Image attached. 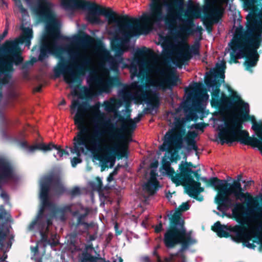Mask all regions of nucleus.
Segmentation results:
<instances>
[{
    "label": "nucleus",
    "instance_id": "1",
    "mask_svg": "<svg viewBox=\"0 0 262 262\" xmlns=\"http://www.w3.org/2000/svg\"><path fill=\"white\" fill-rule=\"evenodd\" d=\"M70 108L72 114L77 111L74 120L78 129L73 139L72 153H76L79 157L89 151L98 152L100 159L107 161L111 158L112 154L125 156L128 143L122 139L121 130L135 128L136 124L140 121L139 118L134 120L120 118L117 122L121 126L118 127L107 122L102 123V114L99 103L82 110L78 100H73Z\"/></svg>",
    "mask_w": 262,
    "mask_h": 262
},
{
    "label": "nucleus",
    "instance_id": "51",
    "mask_svg": "<svg viewBox=\"0 0 262 262\" xmlns=\"http://www.w3.org/2000/svg\"><path fill=\"white\" fill-rule=\"evenodd\" d=\"M157 258H158V260L159 261H162L161 260V259H160V258L159 256H158V255H157Z\"/></svg>",
    "mask_w": 262,
    "mask_h": 262
},
{
    "label": "nucleus",
    "instance_id": "55",
    "mask_svg": "<svg viewBox=\"0 0 262 262\" xmlns=\"http://www.w3.org/2000/svg\"><path fill=\"white\" fill-rule=\"evenodd\" d=\"M38 262H41V260H38Z\"/></svg>",
    "mask_w": 262,
    "mask_h": 262
},
{
    "label": "nucleus",
    "instance_id": "49",
    "mask_svg": "<svg viewBox=\"0 0 262 262\" xmlns=\"http://www.w3.org/2000/svg\"><path fill=\"white\" fill-rule=\"evenodd\" d=\"M127 64H123L121 66L122 68H125L126 67H127Z\"/></svg>",
    "mask_w": 262,
    "mask_h": 262
},
{
    "label": "nucleus",
    "instance_id": "52",
    "mask_svg": "<svg viewBox=\"0 0 262 262\" xmlns=\"http://www.w3.org/2000/svg\"><path fill=\"white\" fill-rule=\"evenodd\" d=\"M154 254L155 255H157V252H156V251H155L154 252Z\"/></svg>",
    "mask_w": 262,
    "mask_h": 262
},
{
    "label": "nucleus",
    "instance_id": "30",
    "mask_svg": "<svg viewBox=\"0 0 262 262\" xmlns=\"http://www.w3.org/2000/svg\"><path fill=\"white\" fill-rule=\"evenodd\" d=\"M187 136L188 138L194 139L197 136V134L194 131L189 132Z\"/></svg>",
    "mask_w": 262,
    "mask_h": 262
},
{
    "label": "nucleus",
    "instance_id": "23",
    "mask_svg": "<svg viewBox=\"0 0 262 262\" xmlns=\"http://www.w3.org/2000/svg\"><path fill=\"white\" fill-rule=\"evenodd\" d=\"M167 120L169 122L170 124L174 125L176 127L181 126V123L180 122V119H178L176 117V114L171 112H169L167 114Z\"/></svg>",
    "mask_w": 262,
    "mask_h": 262
},
{
    "label": "nucleus",
    "instance_id": "25",
    "mask_svg": "<svg viewBox=\"0 0 262 262\" xmlns=\"http://www.w3.org/2000/svg\"><path fill=\"white\" fill-rule=\"evenodd\" d=\"M16 6L18 8L19 11L21 13L23 16L27 14V10L23 8L20 0H14Z\"/></svg>",
    "mask_w": 262,
    "mask_h": 262
},
{
    "label": "nucleus",
    "instance_id": "20",
    "mask_svg": "<svg viewBox=\"0 0 262 262\" xmlns=\"http://www.w3.org/2000/svg\"><path fill=\"white\" fill-rule=\"evenodd\" d=\"M200 8L198 4H195L192 0H189L185 14L190 18L200 17Z\"/></svg>",
    "mask_w": 262,
    "mask_h": 262
},
{
    "label": "nucleus",
    "instance_id": "39",
    "mask_svg": "<svg viewBox=\"0 0 262 262\" xmlns=\"http://www.w3.org/2000/svg\"><path fill=\"white\" fill-rule=\"evenodd\" d=\"M195 128H197V129H203V126H201V127L200 125H199V124H196V125H195Z\"/></svg>",
    "mask_w": 262,
    "mask_h": 262
},
{
    "label": "nucleus",
    "instance_id": "28",
    "mask_svg": "<svg viewBox=\"0 0 262 262\" xmlns=\"http://www.w3.org/2000/svg\"><path fill=\"white\" fill-rule=\"evenodd\" d=\"M216 67L219 70L223 69L225 68V62L221 61L220 62L216 64Z\"/></svg>",
    "mask_w": 262,
    "mask_h": 262
},
{
    "label": "nucleus",
    "instance_id": "13",
    "mask_svg": "<svg viewBox=\"0 0 262 262\" xmlns=\"http://www.w3.org/2000/svg\"><path fill=\"white\" fill-rule=\"evenodd\" d=\"M194 242L191 232H187L184 227L169 229L164 234V243L168 248H172L180 243L183 245V247H187Z\"/></svg>",
    "mask_w": 262,
    "mask_h": 262
},
{
    "label": "nucleus",
    "instance_id": "33",
    "mask_svg": "<svg viewBox=\"0 0 262 262\" xmlns=\"http://www.w3.org/2000/svg\"><path fill=\"white\" fill-rule=\"evenodd\" d=\"M162 225L160 223L158 225L156 226L155 228V232L158 233L162 230Z\"/></svg>",
    "mask_w": 262,
    "mask_h": 262
},
{
    "label": "nucleus",
    "instance_id": "53",
    "mask_svg": "<svg viewBox=\"0 0 262 262\" xmlns=\"http://www.w3.org/2000/svg\"><path fill=\"white\" fill-rule=\"evenodd\" d=\"M205 96L206 97L207 99H208L209 97V96L207 94H205Z\"/></svg>",
    "mask_w": 262,
    "mask_h": 262
},
{
    "label": "nucleus",
    "instance_id": "48",
    "mask_svg": "<svg viewBox=\"0 0 262 262\" xmlns=\"http://www.w3.org/2000/svg\"><path fill=\"white\" fill-rule=\"evenodd\" d=\"M26 1V2L27 3H30L31 2H32V1H33L34 0H25Z\"/></svg>",
    "mask_w": 262,
    "mask_h": 262
},
{
    "label": "nucleus",
    "instance_id": "44",
    "mask_svg": "<svg viewBox=\"0 0 262 262\" xmlns=\"http://www.w3.org/2000/svg\"><path fill=\"white\" fill-rule=\"evenodd\" d=\"M143 260L145 261V262H149V259L148 257H144L143 258Z\"/></svg>",
    "mask_w": 262,
    "mask_h": 262
},
{
    "label": "nucleus",
    "instance_id": "47",
    "mask_svg": "<svg viewBox=\"0 0 262 262\" xmlns=\"http://www.w3.org/2000/svg\"><path fill=\"white\" fill-rule=\"evenodd\" d=\"M247 246L250 248H253L252 245L251 244H248L247 245Z\"/></svg>",
    "mask_w": 262,
    "mask_h": 262
},
{
    "label": "nucleus",
    "instance_id": "7",
    "mask_svg": "<svg viewBox=\"0 0 262 262\" xmlns=\"http://www.w3.org/2000/svg\"><path fill=\"white\" fill-rule=\"evenodd\" d=\"M189 31V25H181L166 42V49L173 55L178 66L189 60L192 55L199 54L200 44L190 46L187 42Z\"/></svg>",
    "mask_w": 262,
    "mask_h": 262
},
{
    "label": "nucleus",
    "instance_id": "2",
    "mask_svg": "<svg viewBox=\"0 0 262 262\" xmlns=\"http://www.w3.org/2000/svg\"><path fill=\"white\" fill-rule=\"evenodd\" d=\"M129 68L132 79L136 76L143 79L145 76L146 84L144 86H140L138 82H135L128 86V92H123L119 94L121 99L118 100L113 97L105 101L103 106L107 113H113L116 115L123 102H128L135 99L144 101L148 105L157 107L159 105V99L156 90L177 84L178 79L176 70L160 61L155 55H151L146 69L144 68V64L137 59L133 60Z\"/></svg>",
    "mask_w": 262,
    "mask_h": 262
},
{
    "label": "nucleus",
    "instance_id": "26",
    "mask_svg": "<svg viewBox=\"0 0 262 262\" xmlns=\"http://www.w3.org/2000/svg\"><path fill=\"white\" fill-rule=\"evenodd\" d=\"M190 206L188 202L183 203L180 207L179 210L180 212H183L189 209Z\"/></svg>",
    "mask_w": 262,
    "mask_h": 262
},
{
    "label": "nucleus",
    "instance_id": "34",
    "mask_svg": "<svg viewBox=\"0 0 262 262\" xmlns=\"http://www.w3.org/2000/svg\"><path fill=\"white\" fill-rule=\"evenodd\" d=\"M1 196L6 201H8L9 200V196L6 192L2 191L1 194Z\"/></svg>",
    "mask_w": 262,
    "mask_h": 262
},
{
    "label": "nucleus",
    "instance_id": "12",
    "mask_svg": "<svg viewBox=\"0 0 262 262\" xmlns=\"http://www.w3.org/2000/svg\"><path fill=\"white\" fill-rule=\"evenodd\" d=\"M40 198L44 207L49 204L48 194L51 187L54 188L55 193L58 194L62 193L64 191L60 176L56 172H51L43 177L40 180Z\"/></svg>",
    "mask_w": 262,
    "mask_h": 262
},
{
    "label": "nucleus",
    "instance_id": "45",
    "mask_svg": "<svg viewBox=\"0 0 262 262\" xmlns=\"http://www.w3.org/2000/svg\"><path fill=\"white\" fill-rule=\"evenodd\" d=\"M3 246V241H2V240H0V249H1L2 248Z\"/></svg>",
    "mask_w": 262,
    "mask_h": 262
},
{
    "label": "nucleus",
    "instance_id": "27",
    "mask_svg": "<svg viewBox=\"0 0 262 262\" xmlns=\"http://www.w3.org/2000/svg\"><path fill=\"white\" fill-rule=\"evenodd\" d=\"M81 162V160L79 158H74L71 160L72 165L73 167H75L78 163Z\"/></svg>",
    "mask_w": 262,
    "mask_h": 262
},
{
    "label": "nucleus",
    "instance_id": "6",
    "mask_svg": "<svg viewBox=\"0 0 262 262\" xmlns=\"http://www.w3.org/2000/svg\"><path fill=\"white\" fill-rule=\"evenodd\" d=\"M55 5L49 0H42L35 8L36 13L42 17L48 19L46 26L47 35L42 39L39 58L43 60L47 53L57 55L58 53L63 51L59 45L60 34L59 31V21L52 13Z\"/></svg>",
    "mask_w": 262,
    "mask_h": 262
},
{
    "label": "nucleus",
    "instance_id": "43",
    "mask_svg": "<svg viewBox=\"0 0 262 262\" xmlns=\"http://www.w3.org/2000/svg\"><path fill=\"white\" fill-rule=\"evenodd\" d=\"M171 196H172V194H171V193H168V194H166V197H167L168 199H170V198H171Z\"/></svg>",
    "mask_w": 262,
    "mask_h": 262
},
{
    "label": "nucleus",
    "instance_id": "32",
    "mask_svg": "<svg viewBox=\"0 0 262 262\" xmlns=\"http://www.w3.org/2000/svg\"><path fill=\"white\" fill-rule=\"evenodd\" d=\"M117 174V172L116 171H114L112 173H111L108 177L107 178V181L108 182H111L113 180L114 178L113 177L114 175Z\"/></svg>",
    "mask_w": 262,
    "mask_h": 262
},
{
    "label": "nucleus",
    "instance_id": "35",
    "mask_svg": "<svg viewBox=\"0 0 262 262\" xmlns=\"http://www.w3.org/2000/svg\"><path fill=\"white\" fill-rule=\"evenodd\" d=\"M178 7H179V9L180 10V11H182L183 9V7H184V3H183V0H180L179 2H178Z\"/></svg>",
    "mask_w": 262,
    "mask_h": 262
},
{
    "label": "nucleus",
    "instance_id": "15",
    "mask_svg": "<svg viewBox=\"0 0 262 262\" xmlns=\"http://www.w3.org/2000/svg\"><path fill=\"white\" fill-rule=\"evenodd\" d=\"M228 0H212L207 19L211 24L217 23L223 16L224 8Z\"/></svg>",
    "mask_w": 262,
    "mask_h": 262
},
{
    "label": "nucleus",
    "instance_id": "40",
    "mask_svg": "<svg viewBox=\"0 0 262 262\" xmlns=\"http://www.w3.org/2000/svg\"><path fill=\"white\" fill-rule=\"evenodd\" d=\"M113 262H123V260L121 258L119 257L117 259L114 260Z\"/></svg>",
    "mask_w": 262,
    "mask_h": 262
},
{
    "label": "nucleus",
    "instance_id": "37",
    "mask_svg": "<svg viewBox=\"0 0 262 262\" xmlns=\"http://www.w3.org/2000/svg\"><path fill=\"white\" fill-rule=\"evenodd\" d=\"M97 180H98V183H99V186H98V187L97 188H94V190H97V191H100V190H101V189L102 183H101V181H100V179H99V178H97Z\"/></svg>",
    "mask_w": 262,
    "mask_h": 262
},
{
    "label": "nucleus",
    "instance_id": "3",
    "mask_svg": "<svg viewBox=\"0 0 262 262\" xmlns=\"http://www.w3.org/2000/svg\"><path fill=\"white\" fill-rule=\"evenodd\" d=\"M68 52L77 67L75 68L68 66L64 68L62 75L66 83L72 84L77 78L78 73L83 74L89 69L92 73L88 79L90 89L85 90L86 95L90 97L96 93L110 92L113 80L109 76L105 63L108 62L112 70L117 71L123 60L120 56L112 57L107 51L102 49L96 50L89 56L86 51L73 45L69 47Z\"/></svg>",
    "mask_w": 262,
    "mask_h": 262
},
{
    "label": "nucleus",
    "instance_id": "11",
    "mask_svg": "<svg viewBox=\"0 0 262 262\" xmlns=\"http://www.w3.org/2000/svg\"><path fill=\"white\" fill-rule=\"evenodd\" d=\"M192 165L190 163L182 162L179 166L180 173L173 176L174 171L167 162L163 165V169L167 176L170 177L171 180L177 185H183L187 187L188 194L191 196H196L203 191L200 187L201 184L193 180L191 174L197 177L198 172L192 170Z\"/></svg>",
    "mask_w": 262,
    "mask_h": 262
},
{
    "label": "nucleus",
    "instance_id": "18",
    "mask_svg": "<svg viewBox=\"0 0 262 262\" xmlns=\"http://www.w3.org/2000/svg\"><path fill=\"white\" fill-rule=\"evenodd\" d=\"M15 173L11 164L6 161H0V181L12 180Z\"/></svg>",
    "mask_w": 262,
    "mask_h": 262
},
{
    "label": "nucleus",
    "instance_id": "22",
    "mask_svg": "<svg viewBox=\"0 0 262 262\" xmlns=\"http://www.w3.org/2000/svg\"><path fill=\"white\" fill-rule=\"evenodd\" d=\"M172 222L176 225H179L180 227H184V221L182 213L180 211H175L171 212Z\"/></svg>",
    "mask_w": 262,
    "mask_h": 262
},
{
    "label": "nucleus",
    "instance_id": "36",
    "mask_svg": "<svg viewBox=\"0 0 262 262\" xmlns=\"http://www.w3.org/2000/svg\"><path fill=\"white\" fill-rule=\"evenodd\" d=\"M8 32V28L7 27H6L3 33L2 36L1 37L0 36L1 40L7 36Z\"/></svg>",
    "mask_w": 262,
    "mask_h": 262
},
{
    "label": "nucleus",
    "instance_id": "14",
    "mask_svg": "<svg viewBox=\"0 0 262 262\" xmlns=\"http://www.w3.org/2000/svg\"><path fill=\"white\" fill-rule=\"evenodd\" d=\"M182 135L176 129L168 132L164 136V142L160 147L161 151H172L176 148L180 147L182 144Z\"/></svg>",
    "mask_w": 262,
    "mask_h": 262
},
{
    "label": "nucleus",
    "instance_id": "24",
    "mask_svg": "<svg viewBox=\"0 0 262 262\" xmlns=\"http://www.w3.org/2000/svg\"><path fill=\"white\" fill-rule=\"evenodd\" d=\"M97 258L95 257L92 256L88 253H83L82 254L81 261L82 262H96Z\"/></svg>",
    "mask_w": 262,
    "mask_h": 262
},
{
    "label": "nucleus",
    "instance_id": "10",
    "mask_svg": "<svg viewBox=\"0 0 262 262\" xmlns=\"http://www.w3.org/2000/svg\"><path fill=\"white\" fill-rule=\"evenodd\" d=\"M211 183L215 189L218 190L219 193L215 198L218 204L224 203L229 207L234 206L233 201L231 198L235 200L247 201V205H252L253 207L258 206V203L253 198L248 192H243L241 184L239 181L234 182L227 189V183L225 180H220L216 178H213Z\"/></svg>",
    "mask_w": 262,
    "mask_h": 262
},
{
    "label": "nucleus",
    "instance_id": "8",
    "mask_svg": "<svg viewBox=\"0 0 262 262\" xmlns=\"http://www.w3.org/2000/svg\"><path fill=\"white\" fill-rule=\"evenodd\" d=\"M150 5V12L149 13H144L138 20L136 25H133L138 29L141 34H147L151 30L155 24H159L162 20L170 19H176L177 16V10L172 4L167 5V15L162 12L163 4L165 3L163 0H151Z\"/></svg>",
    "mask_w": 262,
    "mask_h": 262
},
{
    "label": "nucleus",
    "instance_id": "9",
    "mask_svg": "<svg viewBox=\"0 0 262 262\" xmlns=\"http://www.w3.org/2000/svg\"><path fill=\"white\" fill-rule=\"evenodd\" d=\"M246 18L249 23L247 27L251 33V36L249 40L248 45H242L241 50L237 53L236 55L238 58L244 56L248 58L249 60L245 61L244 64L247 68H250L256 65L258 58L256 50L262 42V15L259 20L254 19L251 14H248Z\"/></svg>",
    "mask_w": 262,
    "mask_h": 262
},
{
    "label": "nucleus",
    "instance_id": "41",
    "mask_svg": "<svg viewBox=\"0 0 262 262\" xmlns=\"http://www.w3.org/2000/svg\"><path fill=\"white\" fill-rule=\"evenodd\" d=\"M193 86H194V87L195 88H200V85L199 84H198V83H194V84H193Z\"/></svg>",
    "mask_w": 262,
    "mask_h": 262
},
{
    "label": "nucleus",
    "instance_id": "31",
    "mask_svg": "<svg viewBox=\"0 0 262 262\" xmlns=\"http://www.w3.org/2000/svg\"><path fill=\"white\" fill-rule=\"evenodd\" d=\"M71 193L72 195L74 196L80 193V190L78 188H75L72 190Z\"/></svg>",
    "mask_w": 262,
    "mask_h": 262
},
{
    "label": "nucleus",
    "instance_id": "17",
    "mask_svg": "<svg viewBox=\"0 0 262 262\" xmlns=\"http://www.w3.org/2000/svg\"><path fill=\"white\" fill-rule=\"evenodd\" d=\"M90 3L84 0H62L60 5L67 10H86Z\"/></svg>",
    "mask_w": 262,
    "mask_h": 262
},
{
    "label": "nucleus",
    "instance_id": "19",
    "mask_svg": "<svg viewBox=\"0 0 262 262\" xmlns=\"http://www.w3.org/2000/svg\"><path fill=\"white\" fill-rule=\"evenodd\" d=\"M149 180L143 186L144 191L148 195L153 194L157 189L158 182L156 178V169H152L150 171Z\"/></svg>",
    "mask_w": 262,
    "mask_h": 262
},
{
    "label": "nucleus",
    "instance_id": "16",
    "mask_svg": "<svg viewBox=\"0 0 262 262\" xmlns=\"http://www.w3.org/2000/svg\"><path fill=\"white\" fill-rule=\"evenodd\" d=\"M53 148H56L57 150L56 155H55L57 160H60L62 159L63 157H67L69 155V154L67 151L58 148L52 143H50L48 144H46L45 143H39L35 145L30 147L28 149L30 152L33 151L37 149L46 151L50 150Z\"/></svg>",
    "mask_w": 262,
    "mask_h": 262
},
{
    "label": "nucleus",
    "instance_id": "29",
    "mask_svg": "<svg viewBox=\"0 0 262 262\" xmlns=\"http://www.w3.org/2000/svg\"><path fill=\"white\" fill-rule=\"evenodd\" d=\"M242 108L244 111L245 114H248L249 113V106L247 103H244L242 106Z\"/></svg>",
    "mask_w": 262,
    "mask_h": 262
},
{
    "label": "nucleus",
    "instance_id": "4",
    "mask_svg": "<svg viewBox=\"0 0 262 262\" xmlns=\"http://www.w3.org/2000/svg\"><path fill=\"white\" fill-rule=\"evenodd\" d=\"M232 216L239 223L248 226V228L240 225L225 226L217 222L212 227V230L221 237L230 235L237 242H247L257 236V230L254 224L262 226V208L248 206L246 211L243 204L236 203L232 206Z\"/></svg>",
    "mask_w": 262,
    "mask_h": 262
},
{
    "label": "nucleus",
    "instance_id": "21",
    "mask_svg": "<svg viewBox=\"0 0 262 262\" xmlns=\"http://www.w3.org/2000/svg\"><path fill=\"white\" fill-rule=\"evenodd\" d=\"M163 262H185V256L182 252L170 254L165 257Z\"/></svg>",
    "mask_w": 262,
    "mask_h": 262
},
{
    "label": "nucleus",
    "instance_id": "38",
    "mask_svg": "<svg viewBox=\"0 0 262 262\" xmlns=\"http://www.w3.org/2000/svg\"><path fill=\"white\" fill-rule=\"evenodd\" d=\"M158 166V162L155 161V162L152 163L150 165L151 168H153L154 169H156Z\"/></svg>",
    "mask_w": 262,
    "mask_h": 262
},
{
    "label": "nucleus",
    "instance_id": "50",
    "mask_svg": "<svg viewBox=\"0 0 262 262\" xmlns=\"http://www.w3.org/2000/svg\"><path fill=\"white\" fill-rule=\"evenodd\" d=\"M82 225H83L85 227H88V224H86V223H82Z\"/></svg>",
    "mask_w": 262,
    "mask_h": 262
},
{
    "label": "nucleus",
    "instance_id": "42",
    "mask_svg": "<svg viewBox=\"0 0 262 262\" xmlns=\"http://www.w3.org/2000/svg\"><path fill=\"white\" fill-rule=\"evenodd\" d=\"M60 105H65L66 104V101L65 100L63 99L60 103Z\"/></svg>",
    "mask_w": 262,
    "mask_h": 262
},
{
    "label": "nucleus",
    "instance_id": "5",
    "mask_svg": "<svg viewBox=\"0 0 262 262\" xmlns=\"http://www.w3.org/2000/svg\"><path fill=\"white\" fill-rule=\"evenodd\" d=\"M85 19L92 24L103 23L100 16L103 15L107 19L108 24L116 23L115 31H109V33L114 36L116 39H121L122 45L118 53L120 55L128 49L130 37L140 35V32L133 25L138 23L136 18L128 17L127 16L118 15L110 8L103 7L94 2H90L86 9Z\"/></svg>",
    "mask_w": 262,
    "mask_h": 262
},
{
    "label": "nucleus",
    "instance_id": "46",
    "mask_svg": "<svg viewBox=\"0 0 262 262\" xmlns=\"http://www.w3.org/2000/svg\"><path fill=\"white\" fill-rule=\"evenodd\" d=\"M40 89H41V88H40V87L36 88L35 89V91H36V92H39V91H40Z\"/></svg>",
    "mask_w": 262,
    "mask_h": 262
},
{
    "label": "nucleus",
    "instance_id": "54",
    "mask_svg": "<svg viewBox=\"0 0 262 262\" xmlns=\"http://www.w3.org/2000/svg\"><path fill=\"white\" fill-rule=\"evenodd\" d=\"M173 2H177L178 0H171Z\"/></svg>",
    "mask_w": 262,
    "mask_h": 262
}]
</instances>
